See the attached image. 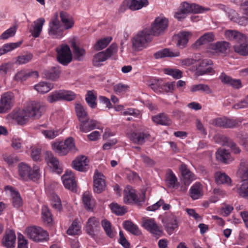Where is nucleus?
Wrapping results in <instances>:
<instances>
[{
    "label": "nucleus",
    "instance_id": "6",
    "mask_svg": "<svg viewBox=\"0 0 248 248\" xmlns=\"http://www.w3.org/2000/svg\"><path fill=\"white\" fill-rule=\"evenodd\" d=\"M63 29L60 24L58 15L56 14L49 23L48 33L53 39H61L63 36Z\"/></svg>",
    "mask_w": 248,
    "mask_h": 248
},
{
    "label": "nucleus",
    "instance_id": "45",
    "mask_svg": "<svg viewBox=\"0 0 248 248\" xmlns=\"http://www.w3.org/2000/svg\"><path fill=\"white\" fill-rule=\"evenodd\" d=\"M226 13L228 17L231 21L235 22L240 26H244V24L241 23L243 22L241 21H242L241 19L242 16H239V14L235 10L228 9Z\"/></svg>",
    "mask_w": 248,
    "mask_h": 248
},
{
    "label": "nucleus",
    "instance_id": "54",
    "mask_svg": "<svg viewBox=\"0 0 248 248\" xmlns=\"http://www.w3.org/2000/svg\"><path fill=\"white\" fill-rule=\"evenodd\" d=\"M202 189V185L200 183H197L194 184L190 189L191 198L193 200L198 199L201 196Z\"/></svg>",
    "mask_w": 248,
    "mask_h": 248
},
{
    "label": "nucleus",
    "instance_id": "61",
    "mask_svg": "<svg viewBox=\"0 0 248 248\" xmlns=\"http://www.w3.org/2000/svg\"><path fill=\"white\" fill-rule=\"evenodd\" d=\"M241 10L243 14L241 19L243 22L241 23L244 24L245 26L248 24V0L244 2Z\"/></svg>",
    "mask_w": 248,
    "mask_h": 248
},
{
    "label": "nucleus",
    "instance_id": "48",
    "mask_svg": "<svg viewBox=\"0 0 248 248\" xmlns=\"http://www.w3.org/2000/svg\"><path fill=\"white\" fill-rule=\"evenodd\" d=\"M72 47L75 58L79 61H82L86 54L85 49L77 46L75 42L72 43Z\"/></svg>",
    "mask_w": 248,
    "mask_h": 248
},
{
    "label": "nucleus",
    "instance_id": "31",
    "mask_svg": "<svg viewBox=\"0 0 248 248\" xmlns=\"http://www.w3.org/2000/svg\"><path fill=\"white\" fill-rule=\"evenodd\" d=\"M99 226V219L95 217H90L87 223L86 232L90 235L93 236L95 230Z\"/></svg>",
    "mask_w": 248,
    "mask_h": 248
},
{
    "label": "nucleus",
    "instance_id": "38",
    "mask_svg": "<svg viewBox=\"0 0 248 248\" xmlns=\"http://www.w3.org/2000/svg\"><path fill=\"white\" fill-rule=\"evenodd\" d=\"M215 179L216 183L218 185L226 184L230 185L232 183L231 179L229 176L225 173L220 171L216 172L215 173Z\"/></svg>",
    "mask_w": 248,
    "mask_h": 248
},
{
    "label": "nucleus",
    "instance_id": "9",
    "mask_svg": "<svg viewBox=\"0 0 248 248\" xmlns=\"http://www.w3.org/2000/svg\"><path fill=\"white\" fill-rule=\"evenodd\" d=\"M15 97L13 93L7 92L2 93L0 99V113H6L14 106Z\"/></svg>",
    "mask_w": 248,
    "mask_h": 248
},
{
    "label": "nucleus",
    "instance_id": "1",
    "mask_svg": "<svg viewBox=\"0 0 248 248\" xmlns=\"http://www.w3.org/2000/svg\"><path fill=\"white\" fill-rule=\"evenodd\" d=\"M117 50V45L112 43L105 51L99 52L95 54L93 58V65L99 67L103 65L102 62L110 58Z\"/></svg>",
    "mask_w": 248,
    "mask_h": 248
},
{
    "label": "nucleus",
    "instance_id": "63",
    "mask_svg": "<svg viewBox=\"0 0 248 248\" xmlns=\"http://www.w3.org/2000/svg\"><path fill=\"white\" fill-rule=\"evenodd\" d=\"M80 232V227L78 222L75 220L73 222L72 225L67 231V233L69 235H77Z\"/></svg>",
    "mask_w": 248,
    "mask_h": 248
},
{
    "label": "nucleus",
    "instance_id": "57",
    "mask_svg": "<svg viewBox=\"0 0 248 248\" xmlns=\"http://www.w3.org/2000/svg\"><path fill=\"white\" fill-rule=\"evenodd\" d=\"M66 145V149L63 148V152L64 153H69L70 152H76L77 149L75 147L74 139L72 137H69L63 142Z\"/></svg>",
    "mask_w": 248,
    "mask_h": 248
},
{
    "label": "nucleus",
    "instance_id": "33",
    "mask_svg": "<svg viewBox=\"0 0 248 248\" xmlns=\"http://www.w3.org/2000/svg\"><path fill=\"white\" fill-rule=\"evenodd\" d=\"M180 55L178 51H172L169 48H165L155 53L154 56L156 59H160L164 57H177Z\"/></svg>",
    "mask_w": 248,
    "mask_h": 248
},
{
    "label": "nucleus",
    "instance_id": "3",
    "mask_svg": "<svg viewBox=\"0 0 248 248\" xmlns=\"http://www.w3.org/2000/svg\"><path fill=\"white\" fill-rule=\"evenodd\" d=\"M169 22L166 18L161 17H156L149 29L151 35L159 36L164 34L168 28Z\"/></svg>",
    "mask_w": 248,
    "mask_h": 248
},
{
    "label": "nucleus",
    "instance_id": "32",
    "mask_svg": "<svg viewBox=\"0 0 248 248\" xmlns=\"http://www.w3.org/2000/svg\"><path fill=\"white\" fill-rule=\"evenodd\" d=\"M178 226L177 218L175 216L171 215L167 218L165 227L169 233H171Z\"/></svg>",
    "mask_w": 248,
    "mask_h": 248
},
{
    "label": "nucleus",
    "instance_id": "43",
    "mask_svg": "<svg viewBox=\"0 0 248 248\" xmlns=\"http://www.w3.org/2000/svg\"><path fill=\"white\" fill-rule=\"evenodd\" d=\"M190 90L192 93L201 92L206 94H211L212 93V91L209 86L205 84L193 85L191 86Z\"/></svg>",
    "mask_w": 248,
    "mask_h": 248
},
{
    "label": "nucleus",
    "instance_id": "25",
    "mask_svg": "<svg viewBox=\"0 0 248 248\" xmlns=\"http://www.w3.org/2000/svg\"><path fill=\"white\" fill-rule=\"evenodd\" d=\"M60 74L61 70L59 66H53L50 69L44 70L43 72V74L46 78L53 81L58 79Z\"/></svg>",
    "mask_w": 248,
    "mask_h": 248
},
{
    "label": "nucleus",
    "instance_id": "41",
    "mask_svg": "<svg viewBox=\"0 0 248 248\" xmlns=\"http://www.w3.org/2000/svg\"><path fill=\"white\" fill-rule=\"evenodd\" d=\"M211 123L212 124H238L242 121L241 119H230L223 116L213 119Z\"/></svg>",
    "mask_w": 248,
    "mask_h": 248
},
{
    "label": "nucleus",
    "instance_id": "17",
    "mask_svg": "<svg viewBox=\"0 0 248 248\" xmlns=\"http://www.w3.org/2000/svg\"><path fill=\"white\" fill-rule=\"evenodd\" d=\"M104 176L97 170L93 176V190L95 192L100 193L104 191L106 188V183Z\"/></svg>",
    "mask_w": 248,
    "mask_h": 248
},
{
    "label": "nucleus",
    "instance_id": "47",
    "mask_svg": "<svg viewBox=\"0 0 248 248\" xmlns=\"http://www.w3.org/2000/svg\"><path fill=\"white\" fill-rule=\"evenodd\" d=\"M112 40V37H107L97 41L94 45L93 48L96 51L101 50L107 46Z\"/></svg>",
    "mask_w": 248,
    "mask_h": 248
},
{
    "label": "nucleus",
    "instance_id": "50",
    "mask_svg": "<svg viewBox=\"0 0 248 248\" xmlns=\"http://www.w3.org/2000/svg\"><path fill=\"white\" fill-rule=\"evenodd\" d=\"M97 96L94 94L93 91H88L86 95L85 100L88 105L92 108H96L97 103L96 102Z\"/></svg>",
    "mask_w": 248,
    "mask_h": 248
},
{
    "label": "nucleus",
    "instance_id": "60",
    "mask_svg": "<svg viewBox=\"0 0 248 248\" xmlns=\"http://www.w3.org/2000/svg\"><path fill=\"white\" fill-rule=\"evenodd\" d=\"M33 58V55L31 53H26L20 55L17 57L16 63L18 64H23L29 62Z\"/></svg>",
    "mask_w": 248,
    "mask_h": 248
},
{
    "label": "nucleus",
    "instance_id": "64",
    "mask_svg": "<svg viewBox=\"0 0 248 248\" xmlns=\"http://www.w3.org/2000/svg\"><path fill=\"white\" fill-rule=\"evenodd\" d=\"M241 186L238 188L237 192L239 195L243 198L248 197V182H241Z\"/></svg>",
    "mask_w": 248,
    "mask_h": 248
},
{
    "label": "nucleus",
    "instance_id": "16",
    "mask_svg": "<svg viewBox=\"0 0 248 248\" xmlns=\"http://www.w3.org/2000/svg\"><path fill=\"white\" fill-rule=\"evenodd\" d=\"M192 36V33L189 31H182L173 36L176 45L180 48L183 49L187 45L188 40Z\"/></svg>",
    "mask_w": 248,
    "mask_h": 248
},
{
    "label": "nucleus",
    "instance_id": "21",
    "mask_svg": "<svg viewBox=\"0 0 248 248\" xmlns=\"http://www.w3.org/2000/svg\"><path fill=\"white\" fill-rule=\"evenodd\" d=\"M89 162L86 156H79L73 161V167L78 171H85L89 168Z\"/></svg>",
    "mask_w": 248,
    "mask_h": 248
},
{
    "label": "nucleus",
    "instance_id": "36",
    "mask_svg": "<svg viewBox=\"0 0 248 248\" xmlns=\"http://www.w3.org/2000/svg\"><path fill=\"white\" fill-rule=\"evenodd\" d=\"M54 85L52 83L47 82H40L34 86V89L39 93L44 94L48 93L53 89Z\"/></svg>",
    "mask_w": 248,
    "mask_h": 248
},
{
    "label": "nucleus",
    "instance_id": "49",
    "mask_svg": "<svg viewBox=\"0 0 248 248\" xmlns=\"http://www.w3.org/2000/svg\"><path fill=\"white\" fill-rule=\"evenodd\" d=\"M82 201L85 208L89 211L93 210L94 206V201L91 199V196L88 192H85L82 196Z\"/></svg>",
    "mask_w": 248,
    "mask_h": 248
},
{
    "label": "nucleus",
    "instance_id": "40",
    "mask_svg": "<svg viewBox=\"0 0 248 248\" xmlns=\"http://www.w3.org/2000/svg\"><path fill=\"white\" fill-rule=\"evenodd\" d=\"M147 0H130L128 1V9L132 11L140 9L143 7L148 5Z\"/></svg>",
    "mask_w": 248,
    "mask_h": 248
},
{
    "label": "nucleus",
    "instance_id": "55",
    "mask_svg": "<svg viewBox=\"0 0 248 248\" xmlns=\"http://www.w3.org/2000/svg\"><path fill=\"white\" fill-rule=\"evenodd\" d=\"M21 42L11 43L5 44L2 48L0 49V54H4L12 50L19 47L21 44Z\"/></svg>",
    "mask_w": 248,
    "mask_h": 248
},
{
    "label": "nucleus",
    "instance_id": "11",
    "mask_svg": "<svg viewBox=\"0 0 248 248\" xmlns=\"http://www.w3.org/2000/svg\"><path fill=\"white\" fill-rule=\"evenodd\" d=\"M142 196L140 198H138L135 193V190L127 186L124 190V202L126 203H131L134 202L139 205L142 204L145 201V191L142 192Z\"/></svg>",
    "mask_w": 248,
    "mask_h": 248
},
{
    "label": "nucleus",
    "instance_id": "20",
    "mask_svg": "<svg viewBox=\"0 0 248 248\" xmlns=\"http://www.w3.org/2000/svg\"><path fill=\"white\" fill-rule=\"evenodd\" d=\"M236 174L241 182H248V160L241 159Z\"/></svg>",
    "mask_w": 248,
    "mask_h": 248
},
{
    "label": "nucleus",
    "instance_id": "10",
    "mask_svg": "<svg viewBox=\"0 0 248 248\" xmlns=\"http://www.w3.org/2000/svg\"><path fill=\"white\" fill-rule=\"evenodd\" d=\"M7 118L10 122L22 124L28 123L30 118L27 110L23 109L12 111L8 115Z\"/></svg>",
    "mask_w": 248,
    "mask_h": 248
},
{
    "label": "nucleus",
    "instance_id": "56",
    "mask_svg": "<svg viewBox=\"0 0 248 248\" xmlns=\"http://www.w3.org/2000/svg\"><path fill=\"white\" fill-rule=\"evenodd\" d=\"M42 217L45 223L50 224L52 222V214L46 206H43L42 207Z\"/></svg>",
    "mask_w": 248,
    "mask_h": 248
},
{
    "label": "nucleus",
    "instance_id": "14",
    "mask_svg": "<svg viewBox=\"0 0 248 248\" xmlns=\"http://www.w3.org/2000/svg\"><path fill=\"white\" fill-rule=\"evenodd\" d=\"M213 64V62L209 59H204L201 61L197 67L196 75L198 76H202L205 74L212 73L213 69L211 66Z\"/></svg>",
    "mask_w": 248,
    "mask_h": 248
},
{
    "label": "nucleus",
    "instance_id": "26",
    "mask_svg": "<svg viewBox=\"0 0 248 248\" xmlns=\"http://www.w3.org/2000/svg\"><path fill=\"white\" fill-rule=\"evenodd\" d=\"M214 37L215 36L213 32H209L205 33L192 45V47L197 49L201 45L213 42L214 41Z\"/></svg>",
    "mask_w": 248,
    "mask_h": 248
},
{
    "label": "nucleus",
    "instance_id": "58",
    "mask_svg": "<svg viewBox=\"0 0 248 248\" xmlns=\"http://www.w3.org/2000/svg\"><path fill=\"white\" fill-rule=\"evenodd\" d=\"M111 211L118 216L124 215L126 212L124 206H121L117 203H112L109 205Z\"/></svg>",
    "mask_w": 248,
    "mask_h": 248
},
{
    "label": "nucleus",
    "instance_id": "2",
    "mask_svg": "<svg viewBox=\"0 0 248 248\" xmlns=\"http://www.w3.org/2000/svg\"><path fill=\"white\" fill-rule=\"evenodd\" d=\"M25 234L29 239L36 242L46 241L48 237L47 232L41 227L36 226L27 227L25 230Z\"/></svg>",
    "mask_w": 248,
    "mask_h": 248
},
{
    "label": "nucleus",
    "instance_id": "59",
    "mask_svg": "<svg viewBox=\"0 0 248 248\" xmlns=\"http://www.w3.org/2000/svg\"><path fill=\"white\" fill-rule=\"evenodd\" d=\"M52 146L53 149L60 155H64L68 153L63 152V148L65 149L67 148L66 145L63 142H55L52 144Z\"/></svg>",
    "mask_w": 248,
    "mask_h": 248
},
{
    "label": "nucleus",
    "instance_id": "30",
    "mask_svg": "<svg viewBox=\"0 0 248 248\" xmlns=\"http://www.w3.org/2000/svg\"><path fill=\"white\" fill-rule=\"evenodd\" d=\"M230 48V44L226 41L217 42L216 43L211 44L210 48L217 53H221L222 54L227 53V50Z\"/></svg>",
    "mask_w": 248,
    "mask_h": 248
},
{
    "label": "nucleus",
    "instance_id": "18",
    "mask_svg": "<svg viewBox=\"0 0 248 248\" xmlns=\"http://www.w3.org/2000/svg\"><path fill=\"white\" fill-rule=\"evenodd\" d=\"M63 184L65 187L74 191L76 189L77 184L75 181L74 176L70 170H67L62 176Z\"/></svg>",
    "mask_w": 248,
    "mask_h": 248
},
{
    "label": "nucleus",
    "instance_id": "8",
    "mask_svg": "<svg viewBox=\"0 0 248 248\" xmlns=\"http://www.w3.org/2000/svg\"><path fill=\"white\" fill-rule=\"evenodd\" d=\"M46 110V106L42 102L32 101L28 107L27 111L30 118L39 119Z\"/></svg>",
    "mask_w": 248,
    "mask_h": 248
},
{
    "label": "nucleus",
    "instance_id": "12",
    "mask_svg": "<svg viewBox=\"0 0 248 248\" xmlns=\"http://www.w3.org/2000/svg\"><path fill=\"white\" fill-rule=\"evenodd\" d=\"M75 109L79 121L83 124H96L98 122L93 119L89 118L87 111L84 107L80 104H77Z\"/></svg>",
    "mask_w": 248,
    "mask_h": 248
},
{
    "label": "nucleus",
    "instance_id": "35",
    "mask_svg": "<svg viewBox=\"0 0 248 248\" xmlns=\"http://www.w3.org/2000/svg\"><path fill=\"white\" fill-rule=\"evenodd\" d=\"M216 157L218 160L226 164L229 163L233 160L229 152L225 149H218Z\"/></svg>",
    "mask_w": 248,
    "mask_h": 248
},
{
    "label": "nucleus",
    "instance_id": "27",
    "mask_svg": "<svg viewBox=\"0 0 248 248\" xmlns=\"http://www.w3.org/2000/svg\"><path fill=\"white\" fill-rule=\"evenodd\" d=\"M150 135L144 132H133L129 136L130 140L138 144H142L145 142V140L150 137Z\"/></svg>",
    "mask_w": 248,
    "mask_h": 248
},
{
    "label": "nucleus",
    "instance_id": "44",
    "mask_svg": "<svg viewBox=\"0 0 248 248\" xmlns=\"http://www.w3.org/2000/svg\"><path fill=\"white\" fill-rule=\"evenodd\" d=\"M152 121L156 124H169L170 119L165 113H160L152 117Z\"/></svg>",
    "mask_w": 248,
    "mask_h": 248
},
{
    "label": "nucleus",
    "instance_id": "53",
    "mask_svg": "<svg viewBox=\"0 0 248 248\" xmlns=\"http://www.w3.org/2000/svg\"><path fill=\"white\" fill-rule=\"evenodd\" d=\"M18 171L20 176L23 179H27L29 177L31 168L27 164L21 163L18 165Z\"/></svg>",
    "mask_w": 248,
    "mask_h": 248
},
{
    "label": "nucleus",
    "instance_id": "34",
    "mask_svg": "<svg viewBox=\"0 0 248 248\" xmlns=\"http://www.w3.org/2000/svg\"><path fill=\"white\" fill-rule=\"evenodd\" d=\"M45 23V19L43 17H40L33 22L34 26L33 29L31 31L32 35L37 38L39 37L42 32L43 26Z\"/></svg>",
    "mask_w": 248,
    "mask_h": 248
},
{
    "label": "nucleus",
    "instance_id": "22",
    "mask_svg": "<svg viewBox=\"0 0 248 248\" xmlns=\"http://www.w3.org/2000/svg\"><path fill=\"white\" fill-rule=\"evenodd\" d=\"M16 240L15 232L13 230H7L2 240V245L7 248H14Z\"/></svg>",
    "mask_w": 248,
    "mask_h": 248
},
{
    "label": "nucleus",
    "instance_id": "13",
    "mask_svg": "<svg viewBox=\"0 0 248 248\" xmlns=\"http://www.w3.org/2000/svg\"><path fill=\"white\" fill-rule=\"evenodd\" d=\"M235 52L243 56H248V38L245 35L233 46Z\"/></svg>",
    "mask_w": 248,
    "mask_h": 248
},
{
    "label": "nucleus",
    "instance_id": "24",
    "mask_svg": "<svg viewBox=\"0 0 248 248\" xmlns=\"http://www.w3.org/2000/svg\"><path fill=\"white\" fill-rule=\"evenodd\" d=\"M143 226L151 233L156 235H160L162 232L153 219H146L143 222Z\"/></svg>",
    "mask_w": 248,
    "mask_h": 248
},
{
    "label": "nucleus",
    "instance_id": "4",
    "mask_svg": "<svg viewBox=\"0 0 248 248\" xmlns=\"http://www.w3.org/2000/svg\"><path fill=\"white\" fill-rule=\"evenodd\" d=\"M149 32L148 28H145L139 31L133 37L132 45L135 49L140 50L151 41V35Z\"/></svg>",
    "mask_w": 248,
    "mask_h": 248
},
{
    "label": "nucleus",
    "instance_id": "37",
    "mask_svg": "<svg viewBox=\"0 0 248 248\" xmlns=\"http://www.w3.org/2000/svg\"><path fill=\"white\" fill-rule=\"evenodd\" d=\"M34 77L37 78L38 77L37 71H31L27 72L25 71L21 70L18 72L15 76V79L18 81H23L26 80L29 77Z\"/></svg>",
    "mask_w": 248,
    "mask_h": 248
},
{
    "label": "nucleus",
    "instance_id": "52",
    "mask_svg": "<svg viewBox=\"0 0 248 248\" xmlns=\"http://www.w3.org/2000/svg\"><path fill=\"white\" fill-rule=\"evenodd\" d=\"M101 224L107 236L111 238H113L116 232L112 229L111 223L107 219H104L102 221Z\"/></svg>",
    "mask_w": 248,
    "mask_h": 248
},
{
    "label": "nucleus",
    "instance_id": "62",
    "mask_svg": "<svg viewBox=\"0 0 248 248\" xmlns=\"http://www.w3.org/2000/svg\"><path fill=\"white\" fill-rule=\"evenodd\" d=\"M164 71L166 74L171 76L175 79H179L182 77L183 72L179 69L167 68Z\"/></svg>",
    "mask_w": 248,
    "mask_h": 248
},
{
    "label": "nucleus",
    "instance_id": "39",
    "mask_svg": "<svg viewBox=\"0 0 248 248\" xmlns=\"http://www.w3.org/2000/svg\"><path fill=\"white\" fill-rule=\"evenodd\" d=\"M224 35L227 39L236 43L245 35L236 30H228L225 31Z\"/></svg>",
    "mask_w": 248,
    "mask_h": 248
},
{
    "label": "nucleus",
    "instance_id": "23",
    "mask_svg": "<svg viewBox=\"0 0 248 248\" xmlns=\"http://www.w3.org/2000/svg\"><path fill=\"white\" fill-rule=\"evenodd\" d=\"M180 170L183 177V181L185 185H189L195 179V175L187 168L186 165L183 164L180 167Z\"/></svg>",
    "mask_w": 248,
    "mask_h": 248
},
{
    "label": "nucleus",
    "instance_id": "5",
    "mask_svg": "<svg viewBox=\"0 0 248 248\" xmlns=\"http://www.w3.org/2000/svg\"><path fill=\"white\" fill-rule=\"evenodd\" d=\"M76 98V94L67 90H59L50 93L47 97V101L50 103L57 101L66 100L70 101Z\"/></svg>",
    "mask_w": 248,
    "mask_h": 248
},
{
    "label": "nucleus",
    "instance_id": "15",
    "mask_svg": "<svg viewBox=\"0 0 248 248\" xmlns=\"http://www.w3.org/2000/svg\"><path fill=\"white\" fill-rule=\"evenodd\" d=\"M179 8L186 15L189 13H202L209 10L208 8H204L196 4H190L186 2L181 4Z\"/></svg>",
    "mask_w": 248,
    "mask_h": 248
},
{
    "label": "nucleus",
    "instance_id": "28",
    "mask_svg": "<svg viewBox=\"0 0 248 248\" xmlns=\"http://www.w3.org/2000/svg\"><path fill=\"white\" fill-rule=\"evenodd\" d=\"M5 190L9 191L12 197V203L15 207L19 208L22 205V199L18 192L15 191L12 186H8L5 187Z\"/></svg>",
    "mask_w": 248,
    "mask_h": 248
},
{
    "label": "nucleus",
    "instance_id": "19",
    "mask_svg": "<svg viewBox=\"0 0 248 248\" xmlns=\"http://www.w3.org/2000/svg\"><path fill=\"white\" fill-rule=\"evenodd\" d=\"M45 160L53 171H55L59 174L62 172V170L59 166V160L54 156L51 152L47 151L46 152Z\"/></svg>",
    "mask_w": 248,
    "mask_h": 248
},
{
    "label": "nucleus",
    "instance_id": "29",
    "mask_svg": "<svg viewBox=\"0 0 248 248\" xmlns=\"http://www.w3.org/2000/svg\"><path fill=\"white\" fill-rule=\"evenodd\" d=\"M60 17L65 30L70 29L73 27L74 21L72 17L67 13L64 11L60 12Z\"/></svg>",
    "mask_w": 248,
    "mask_h": 248
},
{
    "label": "nucleus",
    "instance_id": "46",
    "mask_svg": "<svg viewBox=\"0 0 248 248\" xmlns=\"http://www.w3.org/2000/svg\"><path fill=\"white\" fill-rule=\"evenodd\" d=\"M62 129L57 127L49 130H42V134L48 139H53L62 133Z\"/></svg>",
    "mask_w": 248,
    "mask_h": 248
},
{
    "label": "nucleus",
    "instance_id": "7",
    "mask_svg": "<svg viewBox=\"0 0 248 248\" xmlns=\"http://www.w3.org/2000/svg\"><path fill=\"white\" fill-rule=\"evenodd\" d=\"M57 53V60L62 64L67 65L72 59V53L70 47L67 45H62L56 48Z\"/></svg>",
    "mask_w": 248,
    "mask_h": 248
},
{
    "label": "nucleus",
    "instance_id": "42",
    "mask_svg": "<svg viewBox=\"0 0 248 248\" xmlns=\"http://www.w3.org/2000/svg\"><path fill=\"white\" fill-rule=\"evenodd\" d=\"M124 228L128 232L136 235H139L141 232L138 226L130 220H126L123 223Z\"/></svg>",
    "mask_w": 248,
    "mask_h": 248
},
{
    "label": "nucleus",
    "instance_id": "51",
    "mask_svg": "<svg viewBox=\"0 0 248 248\" xmlns=\"http://www.w3.org/2000/svg\"><path fill=\"white\" fill-rule=\"evenodd\" d=\"M177 182V179L172 170H169L167 173L166 177V182L168 187L170 188H174L176 183Z\"/></svg>",
    "mask_w": 248,
    "mask_h": 248
}]
</instances>
